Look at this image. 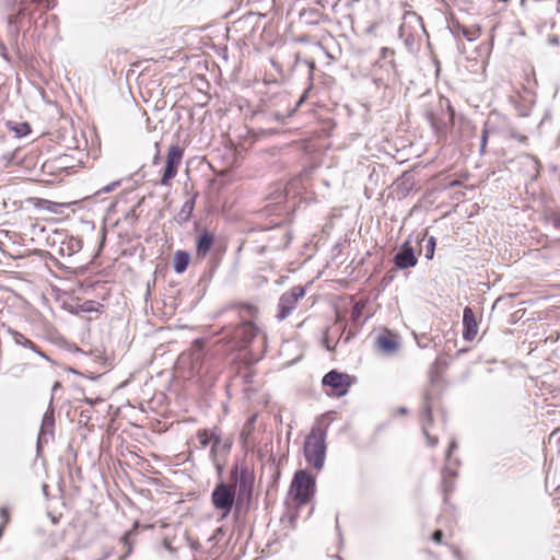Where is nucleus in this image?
I'll return each instance as SVG.
<instances>
[{
  "instance_id": "72a5a7b5",
  "label": "nucleus",
  "mask_w": 560,
  "mask_h": 560,
  "mask_svg": "<svg viewBox=\"0 0 560 560\" xmlns=\"http://www.w3.org/2000/svg\"><path fill=\"white\" fill-rule=\"evenodd\" d=\"M5 47L3 44L0 43V54L4 56Z\"/></svg>"
},
{
  "instance_id": "6e6552de",
  "label": "nucleus",
  "mask_w": 560,
  "mask_h": 560,
  "mask_svg": "<svg viewBox=\"0 0 560 560\" xmlns=\"http://www.w3.org/2000/svg\"><path fill=\"white\" fill-rule=\"evenodd\" d=\"M394 260L399 269H408L417 265L418 259L409 241L404 242Z\"/></svg>"
},
{
  "instance_id": "473e14b6",
  "label": "nucleus",
  "mask_w": 560,
  "mask_h": 560,
  "mask_svg": "<svg viewBox=\"0 0 560 560\" xmlns=\"http://www.w3.org/2000/svg\"><path fill=\"white\" fill-rule=\"evenodd\" d=\"M212 463H213L214 467L217 468L218 472L221 474L222 465H221L220 460L217 459V462H212Z\"/></svg>"
},
{
  "instance_id": "f704fd0d",
  "label": "nucleus",
  "mask_w": 560,
  "mask_h": 560,
  "mask_svg": "<svg viewBox=\"0 0 560 560\" xmlns=\"http://www.w3.org/2000/svg\"><path fill=\"white\" fill-rule=\"evenodd\" d=\"M398 412L401 413V415H405V413H407V409L405 407H400L398 409Z\"/></svg>"
},
{
  "instance_id": "423d86ee",
  "label": "nucleus",
  "mask_w": 560,
  "mask_h": 560,
  "mask_svg": "<svg viewBox=\"0 0 560 560\" xmlns=\"http://www.w3.org/2000/svg\"><path fill=\"white\" fill-rule=\"evenodd\" d=\"M436 107L441 110V115L430 110L427 113V118L431 124V127L439 131L445 128L448 124H453L454 112L446 98H439Z\"/></svg>"
},
{
  "instance_id": "f03ea898",
  "label": "nucleus",
  "mask_w": 560,
  "mask_h": 560,
  "mask_svg": "<svg viewBox=\"0 0 560 560\" xmlns=\"http://www.w3.org/2000/svg\"><path fill=\"white\" fill-rule=\"evenodd\" d=\"M332 412L322 416L319 422L325 418L330 417ZM326 435L327 425L322 427L320 423L315 425L304 442V456L306 462L312 465L316 470H322L326 458Z\"/></svg>"
},
{
  "instance_id": "4468645a",
  "label": "nucleus",
  "mask_w": 560,
  "mask_h": 560,
  "mask_svg": "<svg viewBox=\"0 0 560 560\" xmlns=\"http://www.w3.org/2000/svg\"><path fill=\"white\" fill-rule=\"evenodd\" d=\"M212 439L213 442L211 444L210 458L211 462H217L221 452L228 453L230 451L231 444L222 442L220 431L217 428L212 429Z\"/></svg>"
},
{
  "instance_id": "c756f323",
  "label": "nucleus",
  "mask_w": 560,
  "mask_h": 560,
  "mask_svg": "<svg viewBox=\"0 0 560 560\" xmlns=\"http://www.w3.org/2000/svg\"><path fill=\"white\" fill-rule=\"evenodd\" d=\"M457 448V443L455 440H453L450 445H448V448H447V452H446V459H450L451 458V455L452 453Z\"/></svg>"
},
{
  "instance_id": "cd10ccee",
  "label": "nucleus",
  "mask_w": 560,
  "mask_h": 560,
  "mask_svg": "<svg viewBox=\"0 0 560 560\" xmlns=\"http://www.w3.org/2000/svg\"><path fill=\"white\" fill-rule=\"evenodd\" d=\"M488 135H489V132H488L487 128H485L482 130V136H481V144H480V152L481 153H485V149H486V145H487Z\"/></svg>"
},
{
  "instance_id": "6ab92c4d",
  "label": "nucleus",
  "mask_w": 560,
  "mask_h": 560,
  "mask_svg": "<svg viewBox=\"0 0 560 560\" xmlns=\"http://www.w3.org/2000/svg\"><path fill=\"white\" fill-rule=\"evenodd\" d=\"M190 255L185 250H177L173 258V268L176 273H183L189 264Z\"/></svg>"
},
{
  "instance_id": "0eeeda50",
  "label": "nucleus",
  "mask_w": 560,
  "mask_h": 560,
  "mask_svg": "<svg viewBox=\"0 0 560 560\" xmlns=\"http://www.w3.org/2000/svg\"><path fill=\"white\" fill-rule=\"evenodd\" d=\"M184 151L178 145H172L168 149L161 185L167 186L171 180L176 176L178 166L182 163Z\"/></svg>"
},
{
  "instance_id": "4be33fe9",
  "label": "nucleus",
  "mask_w": 560,
  "mask_h": 560,
  "mask_svg": "<svg viewBox=\"0 0 560 560\" xmlns=\"http://www.w3.org/2000/svg\"><path fill=\"white\" fill-rule=\"evenodd\" d=\"M21 14L22 12H19L18 14L10 15L8 18V33L12 38H16L20 33L19 22Z\"/></svg>"
},
{
  "instance_id": "bb28decb",
  "label": "nucleus",
  "mask_w": 560,
  "mask_h": 560,
  "mask_svg": "<svg viewBox=\"0 0 560 560\" xmlns=\"http://www.w3.org/2000/svg\"><path fill=\"white\" fill-rule=\"evenodd\" d=\"M30 126L28 124L24 122L19 126V128L15 129V132L19 137L26 136L30 132Z\"/></svg>"
},
{
  "instance_id": "ddd939ff",
  "label": "nucleus",
  "mask_w": 560,
  "mask_h": 560,
  "mask_svg": "<svg viewBox=\"0 0 560 560\" xmlns=\"http://www.w3.org/2000/svg\"><path fill=\"white\" fill-rule=\"evenodd\" d=\"M212 439L213 442L211 444L210 458L211 462H217L221 452L228 453L230 451L231 444L222 442L220 431L217 428L212 429Z\"/></svg>"
},
{
  "instance_id": "2eb2a0df",
  "label": "nucleus",
  "mask_w": 560,
  "mask_h": 560,
  "mask_svg": "<svg viewBox=\"0 0 560 560\" xmlns=\"http://www.w3.org/2000/svg\"><path fill=\"white\" fill-rule=\"evenodd\" d=\"M214 242L213 233L205 230L197 240V256L200 258H205L210 252Z\"/></svg>"
},
{
  "instance_id": "39448f33",
  "label": "nucleus",
  "mask_w": 560,
  "mask_h": 560,
  "mask_svg": "<svg viewBox=\"0 0 560 560\" xmlns=\"http://www.w3.org/2000/svg\"><path fill=\"white\" fill-rule=\"evenodd\" d=\"M322 383L324 386L330 387L329 395L342 397L348 393L352 378L346 373L332 370L323 377Z\"/></svg>"
},
{
  "instance_id": "c85d7f7f",
  "label": "nucleus",
  "mask_w": 560,
  "mask_h": 560,
  "mask_svg": "<svg viewBox=\"0 0 560 560\" xmlns=\"http://www.w3.org/2000/svg\"><path fill=\"white\" fill-rule=\"evenodd\" d=\"M201 350H202V341L196 340L194 343V354L197 357V359L199 358Z\"/></svg>"
},
{
  "instance_id": "4c0bfd02",
  "label": "nucleus",
  "mask_w": 560,
  "mask_h": 560,
  "mask_svg": "<svg viewBox=\"0 0 560 560\" xmlns=\"http://www.w3.org/2000/svg\"><path fill=\"white\" fill-rule=\"evenodd\" d=\"M122 540L125 544H128V534L124 536Z\"/></svg>"
},
{
  "instance_id": "5701e85b",
  "label": "nucleus",
  "mask_w": 560,
  "mask_h": 560,
  "mask_svg": "<svg viewBox=\"0 0 560 560\" xmlns=\"http://www.w3.org/2000/svg\"><path fill=\"white\" fill-rule=\"evenodd\" d=\"M422 241L425 242V244L423 245L424 256L427 259L430 260L434 256L436 241L433 236H429L428 238L423 237Z\"/></svg>"
},
{
  "instance_id": "f8f14e48",
  "label": "nucleus",
  "mask_w": 560,
  "mask_h": 560,
  "mask_svg": "<svg viewBox=\"0 0 560 560\" xmlns=\"http://www.w3.org/2000/svg\"><path fill=\"white\" fill-rule=\"evenodd\" d=\"M256 334L257 327L250 322H245L236 327L234 338L242 345H246L255 338Z\"/></svg>"
},
{
  "instance_id": "9b49d317",
  "label": "nucleus",
  "mask_w": 560,
  "mask_h": 560,
  "mask_svg": "<svg viewBox=\"0 0 560 560\" xmlns=\"http://www.w3.org/2000/svg\"><path fill=\"white\" fill-rule=\"evenodd\" d=\"M411 23L417 24L422 32H425L424 26L421 21V18L419 15H417L413 12L406 13L404 15V23L399 28V35H400V37H405V42L408 46L412 45L415 42V36L412 34L408 33V27H409V24H411Z\"/></svg>"
},
{
  "instance_id": "2f4dec72",
  "label": "nucleus",
  "mask_w": 560,
  "mask_h": 560,
  "mask_svg": "<svg viewBox=\"0 0 560 560\" xmlns=\"http://www.w3.org/2000/svg\"><path fill=\"white\" fill-rule=\"evenodd\" d=\"M118 185H119V182L112 183L110 185H107V186L103 187L100 190V192H109V191H112Z\"/></svg>"
},
{
  "instance_id": "58836bf2",
  "label": "nucleus",
  "mask_w": 560,
  "mask_h": 560,
  "mask_svg": "<svg viewBox=\"0 0 560 560\" xmlns=\"http://www.w3.org/2000/svg\"><path fill=\"white\" fill-rule=\"evenodd\" d=\"M59 387H60V383H56L55 386H54V390L55 389H59Z\"/></svg>"
},
{
  "instance_id": "20e7f679",
  "label": "nucleus",
  "mask_w": 560,
  "mask_h": 560,
  "mask_svg": "<svg viewBox=\"0 0 560 560\" xmlns=\"http://www.w3.org/2000/svg\"><path fill=\"white\" fill-rule=\"evenodd\" d=\"M305 295V289L301 285L293 287L291 290L284 292L278 303V320H283L289 317L296 308L298 302Z\"/></svg>"
},
{
  "instance_id": "7ed1b4c3",
  "label": "nucleus",
  "mask_w": 560,
  "mask_h": 560,
  "mask_svg": "<svg viewBox=\"0 0 560 560\" xmlns=\"http://www.w3.org/2000/svg\"><path fill=\"white\" fill-rule=\"evenodd\" d=\"M290 493L299 504H306L315 493V477L305 469L298 470L290 486Z\"/></svg>"
},
{
  "instance_id": "393cba45",
  "label": "nucleus",
  "mask_w": 560,
  "mask_h": 560,
  "mask_svg": "<svg viewBox=\"0 0 560 560\" xmlns=\"http://www.w3.org/2000/svg\"><path fill=\"white\" fill-rule=\"evenodd\" d=\"M0 518H1L0 526H3V528H5V526L10 522V513H9V510L4 506L0 508Z\"/></svg>"
},
{
  "instance_id": "a211bd4d",
  "label": "nucleus",
  "mask_w": 560,
  "mask_h": 560,
  "mask_svg": "<svg viewBox=\"0 0 560 560\" xmlns=\"http://www.w3.org/2000/svg\"><path fill=\"white\" fill-rule=\"evenodd\" d=\"M431 421H432L431 406L428 402H425L423 410H422V422H423L422 431L428 440V444L430 446H435L438 444V439L433 438L429 434V424L431 423Z\"/></svg>"
},
{
  "instance_id": "a878e982",
  "label": "nucleus",
  "mask_w": 560,
  "mask_h": 560,
  "mask_svg": "<svg viewBox=\"0 0 560 560\" xmlns=\"http://www.w3.org/2000/svg\"><path fill=\"white\" fill-rule=\"evenodd\" d=\"M479 34V30H468V28H464L463 30V35L469 40V42H472L477 38Z\"/></svg>"
},
{
  "instance_id": "dca6fc26",
  "label": "nucleus",
  "mask_w": 560,
  "mask_h": 560,
  "mask_svg": "<svg viewBox=\"0 0 560 560\" xmlns=\"http://www.w3.org/2000/svg\"><path fill=\"white\" fill-rule=\"evenodd\" d=\"M376 345L385 353H392L398 348V342L394 335L389 332L381 334L376 338Z\"/></svg>"
},
{
  "instance_id": "c9c22d12",
  "label": "nucleus",
  "mask_w": 560,
  "mask_h": 560,
  "mask_svg": "<svg viewBox=\"0 0 560 560\" xmlns=\"http://www.w3.org/2000/svg\"><path fill=\"white\" fill-rule=\"evenodd\" d=\"M550 43L557 45L559 42L557 37H553L550 39Z\"/></svg>"
},
{
  "instance_id": "ea45409f",
  "label": "nucleus",
  "mask_w": 560,
  "mask_h": 560,
  "mask_svg": "<svg viewBox=\"0 0 560 560\" xmlns=\"http://www.w3.org/2000/svg\"><path fill=\"white\" fill-rule=\"evenodd\" d=\"M557 226L560 228V219L558 220Z\"/></svg>"
},
{
  "instance_id": "f257e3e1",
  "label": "nucleus",
  "mask_w": 560,
  "mask_h": 560,
  "mask_svg": "<svg viewBox=\"0 0 560 560\" xmlns=\"http://www.w3.org/2000/svg\"><path fill=\"white\" fill-rule=\"evenodd\" d=\"M231 483L219 482L211 493V502L217 511L221 512V518L231 513L235 503L236 489L240 499L252 497L254 487V474L244 465L235 463L230 472Z\"/></svg>"
},
{
  "instance_id": "7c9ffc66",
  "label": "nucleus",
  "mask_w": 560,
  "mask_h": 560,
  "mask_svg": "<svg viewBox=\"0 0 560 560\" xmlns=\"http://www.w3.org/2000/svg\"><path fill=\"white\" fill-rule=\"evenodd\" d=\"M442 538H443V532L438 529L433 533L432 535V540L440 544L442 541Z\"/></svg>"
},
{
  "instance_id": "1a4fd4ad",
  "label": "nucleus",
  "mask_w": 560,
  "mask_h": 560,
  "mask_svg": "<svg viewBox=\"0 0 560 560\" xmlns=\"http://www.w3.org/2000/svg\"><path fill=\"white\" fill-rule=\"evenodd\" d=\"M54 428H55V417L54 410L48 409L43 417L42 425L37 439V450L40 448L43 444H47L50 439L54 436Z\"/></svg>"
},
{
  "instance_id": "412c9836",
  "label": "nucleus",
  "mask_w": 560,
  "mask_h": 560,
  "mask_svg": "<svg viewBox=\"0 0 560 560\" xmlns=\"http://www.w3.org/2000/svg\"><path fill=\"white\" fill-rule=\"evenodd\" d=\"M194 208H195V200L194 199L186 200L177 214L178 221L187 222L191 217Z\"/></svg>"
},
{
  "instance_id": "aec40b11",
  "label": "nucleus",
  "mask_w": 560,
  "mask_h": 560,
  "mask_svg": "<svg viewBox=\"0 0 560 560\" xmlns=\"http://www.w3.org/2000/svg\"><path fill=\"white\" fill-rule=\"evenodd\" d=\"M456 478V471L450 467H445L442 471V483L445 495L451 492L454 488V480Z\"/></svg>"
},
{
  "instance_id": "b1692460",
  "label": "nucleus",
  "mask_w": 560,
  "mask_h": 560,
  "mask_svg": "<svg viewBox=\"0 0 560 560\" xmlns=\"http://www.w3.org/2000/svg\"><path fill=\"white\" fill-rule=\"evenodd\" d=\"M197 438L199 440L200 445L205 448L208 445L212 444V442H213L212 430L211 431H208L206 429L199 430L197 432Z\"/></svg>"
},
{
  "instance_id": "9d476101",
  "label": "nucleus",
  "mask_w": 560,
  "mask_h": 560,
  "mask_svg": "<svg viewBox=\"0 0 560 560\" xmlns=\"http://www.w3.org/2000/svg\"><path fill=\"white\" fill-rule=\"evenodd\" d=\"M478 334V323L474 311L466 306L463 312V338L471 341Z\"/></svg>"
},
{
  "instance_id": "f3484780",
  "label": "nucleus",
  "mask_w": 560,
  "mask_h": 560,
  "mask_svg": "<svg viewBox=\"0 0 560 560\" xmlns=\"http://www.w3.org/2000/svg\"><path fill=\"white\" fill-rule=\"evenodd\" d=\"M9 334L13 337L15 345L28 348L32 351L39 354L42 358L48 360L47 355L44 352H42L32 340L24 337L21 332L10 328Z\"/></svg>"
},
{
  "instance_id": "e433bc0d",
  "label": "nucleus",
  "mask_w": 560,
  "mask_h": 560,
  "mask_svg": "<svg viewBox=\"0 0 560 560\" xmlns=\"http://www.w3.org/2000/svg\"><path fill=\"white\" fill-rule=\"evenodd\" d=\"M354 313L359 314L360 313V308H359V305L357 304L355 307H354Z\"/></svg>"
}]
</instances>
